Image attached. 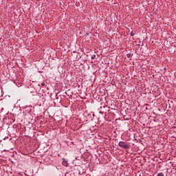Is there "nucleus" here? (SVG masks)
<instances>
[{
	"label": "nucleus",
	"instance_id": "nucleus-8",
	"mask_svg": "<svg viewBox=\"0 0 176 176\" xmlns=\"http://www.w3.org/2000/svg\"><path fill=\"white\" fill-rule=\"evenodd\" d=\"M87 35H89V33H87Z\"/></svg>",
	"mask_w": 176,
	"mask_h": 176
},
{
	"label": "nucleus",
	"instance_id": "nucleus-6",
	"mask_svg": "<svg viewBox=\"0 0 176 176\" xmlns=\"http://www.w3.org/2000/svg\"><path fill=\"white\" fill-rule=\"evenodd\" d=\"M96 58V55H93L92 56H91V59L92 60H94Z\"/></svg>",
	"mask_w": 176,
	"mask_h": 176
},
{
	"label": "nucleus",
	"instance_id": "nucleus-2",
	"mask_svg": "<svg viewBox=\"0 0 176 176\" xmlns=\"http://www.w3.org/2000/svg\"><path fill=\"white\" fill-rule=\"evenodd\" d=\"M62 164L63 166H65L66 167L67 166H68V162H67V160H65V158L63 159Z\"/></svg>",
	"mask_w": 176,
	"mask_h": 176
},
{
	"label": "nucleus",
	"instance_id": "nucleus-3",
	"mask_svg": "<svg viewBox=\"0 0 176 176\" xmlns=\"http://www.w3.org/2000/svg\"><path fill=\"white\" fill-rule=\"evenodd\" d=\"M126 57H127V58H131V57H133V54H126Z\"/></svg>",
	"mask_w": 176,
	"mask_h": 176
},
{
	"label": "nucleus",
	"instance_id": "nucleus-4",
	"mask_svg": "<svg viewBox=\"0 0 176 176\" xmlns=\"http://www.w3.org/2000/svg\"><path fill=\"white\" fill-rule=\"evenodd\" d=\"M135 35V32L132 31L131 32V36H134Z\"/></svg>",
	"mask_w": 176,
	"mask_h": 176
},
{
	"label": "nucleus",
	"instance_id": "nucleus-5",
	"mask_svg": "<svg viewBox=\"0 0 176 176\" xmlns=\"http://www.w3.org/2000/svg\"><path fill=\"white\" fill-rule=\"evenodd\" d=\"M157 176H164V174L163 173H160L157 174Z\"/></svg>",
	"mask_w": 176,
	"mask_h": 176
},
{
	"label": "nucleus",
	"instance_id": "nucleus-1",
	"mask_svg": "<svg viewBox=\"0 0 176 176\" xmlns=\"http://www.w3.org/2000/svg\"><path fill=\"white\" fill-rule=\"evenodd\" d=\"M118 146L123 149H130V146L123 141L120 142Z\"/></svg>",
	"mask_w": 176,
	"mask_h": 176
},
{
	"label": "nucleus",
	"instance_id": "nucleus-7",
	"mask_svg": "<svg viewBox=\"0 0 176 176\" xmlns=\"http://www.w3.org/2000/svg\"><path fill=\"white\" fill-rule=\"evenodd\" d=\"M41 85H42V86H45V83H42Z\"/></svg>",
	"mask_w": 176,
	"mask_h": 176
}]
</instances>
